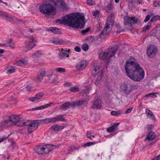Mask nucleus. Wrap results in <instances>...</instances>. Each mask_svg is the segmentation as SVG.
<instances>
[{
    "mask_svg": "<svg viewBox=\"0 0 160 160\" xmlns=\"http://www.w3.org/2000/svg\"><path fill=\"white\" fill-rule=\"evenodd\" d=\"M68 52L67 50H63V49H62V51L59 54V55L60 57L63 58L66 55L68 54Z\"/></svg>",
    "mask_w": 160,
    "mask_h": 160,
    "instance_id": "obj_29",
    "label": "nucleus"
},
{
    "mask_svg": "<svg viewBox=\"0 0 160 160\" xmlns=\"http://www.w3.org/2000/svg\"><path fill=\"white\" fill-rule=\"evenodd\" d=\"M49 79L50 82L54 84H56L58 82V77L55 75H52L49 77Z\"/></svg>",
    "mask_w": 160,
    "mask_h": 160,
    "instance_id": "obj_24",
    "label": "nucleus"
},
{
    "mask_svg": "<svg viewBox=\"0 0 160 160\" xmlns=\"http://www.w3.org/2000/svg\"><path fill=\"white\" fill-rule=\"evenodd\" d=\"M44 95L43 93L42 92H40L37 94L36 95V98H37V100L40 99L41 97H43Z\"/></svg>",
    "mask_w": 160,
    "mask_h": 160,
    "instance_id": "obj_39",
    "label": "nucleus"
},
{
    "mask_svg": "<svg viewBox=\"0 0 160 160\" xmlns=\"http://www.w3.org/2000/svg\"><path fill=\"white\" fill-rule=\"evenodd\" d=\"M53 104V103L52 102H51L50 103H48L45 105H42L41 106H40L39 107H36L35 108H33L32 109V110L33 111L34 110H41L43 108H47L48 107H49L51 105Z\"/></svg>",
    "mask_w": 160,
    "mask_h": 160,
    "instance_id": "obj_23",
    "label": "nucleus"
},
{
    "mask_svg": "<svg viewBox=\"0 0 160 160\" xmlns=\"http://www.w3.org/2000/svg\"><path fill=\"white\" fill-rule=\"evenodd\" d=\"M39 10L43 14L49 15L51 14H53V13L54 14L56 9L52 5L48 3L41 5L39 6Z\"/></svg>",
    "mask_w": 160,
    "mask_h": 160,
    "instance_id": "obj_3",
    "label": "nucleus"
},
{
    "mask_svg": "<svg viewBox=\"0 0 160 160\" xmlns=\"http://www.w3.org/2000/svg\"><path fill=\"white\" fill-rule=\"evenodd\" d=\"M48 30L53 32L55 34H59L60 33L59 29L56 27H50L48 29Z\"/></svg>",
    "mask_w": 160,
    "mask_h": 160,
    "instance_id": "obj_28",
    "label": "nucleus"
},
{
    "mask_svg": "<svg viewBox=\"0 0 160 160\" xmlns=\"http://www.w3.org/2000/svg\"><path fill=\"white\" fill-rule=\"evenodd\" d=\"M51 151V149L48 150V147L47 146H45L44 147L39 146L35 149V152L39 154H47L48 153Z\"/></svg>",
    "mask_w": 160,
    "mask_h": 160,
    "instance_id": "obj_8",
    "label": "nucleus"
},
{
    "mask_svg": "<svg viewBox=\"0 0 160 160\" xmlns=\"http://www.w3.org/2000/svg\"><path fill=\"white\" fill-rule=\"evenodd\" d=\"M120 113L118 111H112L111 112V114L113 116H118L119 114Z\"/></svg>",
    "mask_w": 160,
    "mask_h": 160,
    "instance_id": "obj_47",
    "label": "nucleus"
},
{
    "mask_svg": "<svg viewBox=\"0 0 160 160\" xmlns=\"http://www.w3.org/2000/svg\"><path fill=\"white\" fill-rule=\"evenodd\" d=\"M158 94V92H151V93H150L148 94H146L145 95V97H151L153 98L154 96H155V97H156V96H155V95L156 94Z\"/></svg>",
    "mask_w": 160,
    "mask_h": 160,
    "instance_id": "obj_34",
    "label": "nucleus"
},
{
    "mask_svg": "<svg viewBox=\"0 0 160 160\" xmlns=\"http://www.w3.org/2000/svg\"><path fill=\"white\" fill-rule=\"evenodd\" d=\"M127 1L128 3L133 6L135 2V0H127Z\"/></svg>",
    "mask_w": 160,
    "mask_h": 160,
    "instance_id": "obj_61",
    "label": "nucleus"
},
{
    "mask_svg": "<svg viewBox=\"0 0 160 160\" xmlns=\"http://www.w3.org/2000/svg\"><path fill=\"white\" fill-rule=\"evenodd\" d=\"M94 1L92 0H87V3L90 5H92L93 4Z\"/></svg>",
    "mask_w": 160,
    "mask_h": 160,
    "instance_id": "obj_55",
    "label": "nucleus"
},
{
    "mask_svg": "<svg viewBox=\"0 0 160 160\" xmlns=\"http://www.w3.org/2000/svg\"><path fill=\"white\" fill-rule=\"evenodd\" d=\"M111 28L110 27V28H106V25L104 28L103 31L98 35V38L103 39L104 38L107 36V35L109 34L111 30Z\"/></svg>",
    "mask_w": 160,
    "mask_h": 160,
    "instance_id": "obj_12",
    "label": "nucleus"
},
{
    "mask_svg": "<svg viewBox=\"0 0 160 160\" xmlns=\"http://www.w3.org/2000/svg\"><path fill=\"white\" fill-rule=\"evenodd\" d=\"M99 12L98 11L96 10L93 12L92 13V15L94 16H97L99 14Z\"/></svg>",
    "mask_w": 160,
    "mask_h": 160,
    "instance_id": "obj_52",
    "label": "nucleus"
},
{
    "mask_svg": "<svg viewBox=\"0 0 160 160\" xmlns=\"http://www.w3.org/2000/svg\"><path fill=\"white\" fill-rule=\"evenodd\" d=\"M85 18L84 14L80 12L72 13L63 17L62 20H56L57 22L64 23L68 26L76 29H82L85 24Z\"/></svg>",
    "mask_w": 160,
    "mask_h": 160,
    "instance_id": "obj_1",
    "label": "nucleus"
},
{
    "mask_svg": "<svg viewBox=\"0 0 160 160\" xmlns=\"http://www.w3.org/2000/svg\"><path fill=\"white\" fill-rule=\"evenodd\" d=\"M120 44H119L118 45L114 46L113 47L109 49V53H112L109 56V58L114 56L116 52L118 50V48L120 46Z\"/></svg>",
    "mask_w": 160,
    "mask_h": 160,
    "instance_id": "obj_16",
    "label": "nucleus"
},
{
    "mask_svg": "<svg viewBox=\"0 0 160 160\" xmlns=\"http://www.w3.org/2000/svg\"><path fill=\"white\" fill-rule=\"evenodd\" d=\"M132 24H139L140 23V22L139 20L135 17H132Z\"/></svg>",
    "mask_w": 160,
    "mask_h": 160,
    "instance_id": "obj_37",
    "label": "nucleus"
},
{
    "mask_svg": "<svg viewBox=\"0 0 160 160\" xmlns=\"http://www.w3.org/2000/svg\"><path fill=\"white\" fill-rule=\"evenodd\" d=\"M112 53H109V49L108 50V51L107 52H104L103 53H101L99 55V58L101 59L102 60H104L106 59L108 57V55H109V56Z\"/></svg>",
    "mask_w": 160,
    "mask_h": 160,
    "instance_id": "obj_22",
    "label": "nucleus"
},
{
    "mask_svg": "<svg viewBox=\"0 0 160 160\" xmlns=\"http://www.w3.org/2000/svg\"><path fill=\"white\" fill-rule=\"evenodd\" d=\"M29 122V120H21L19 118L18 120L15 123V125L19 127H22L23 125L27 126Z\"/></svg>",
    "mask_w": 160,
    "mask_h": 160,
    "instance_id": "obj_15",
    "label": "nucleus"
},
{
    "mask_svg": "<svg viewBox=\"0 0 160 160\" xmlns=\"http://www.w3.org/2000/svg\"><path fill=\"white\" fill-rule=\"evenodd\" d=\"M90 28L88 27L86 29L82 31L81 32L82 34L83 35H85L87 32H89L90 31Z\"/></svg>",
    "mask_w": 160,
    "mask_h": 160,
    "instance_id": "obj_46",
    "label": "nucleus"
},
{
    "mask_svg": "<svg viewBox=\"0 0 160 160\" xmlns=\"http://www.w3.org/2000/svg\"><path fill=\"white\" fill-rule=\"evenodd\" d=\"M109 17L110 18L108 20L105 24L106 28H110V27L111 28L114 22V16L113 14H111Z\"/></svg>",
    "mask_w": 160,
    "mask_h": 160,
    "instance_id": "obj_14",
    "label": "nucleus"
},
{
    "mask_svg": "<svg viewBox=\"0 0 160 160\" xmlns=\"http://www.w3.org/2000/svg\"><path fill=\"white\" fill-rule=\"evenodd\" d=\"M82 49L84 51H87L88 49V46L86 43H84L82 45Z\"/></svg>",
    "mask_w": 160,
    "mask_h": 160,
    "instance_id": "obj_44",
    "label": "nucleus"
},
{
    "mask_svg": "<svg viewBox=\"0 0 160 160\" xmlns=\"http://www.w3.org/2000/svg\"><path fill=\"white\" fill-rule=\"evenodd\" d=\"M40 55L41 54L39 52V51H37L34 54H33V56L34 57L36 56V57H39L40 56Z\"/></svg>",
    "mask_w": 160,
    "mask_h": 160,
    "instance_id": "obj_58",
    "label": "nucleus"
},
{
    "mask_svg": "<svg viewBox=\"0 0 160 160\" xmlns=\"http://www.w3.org/2000/svg\"><path fill=\"white\" fill-rule=\"evenodd\" d=\"M64 115H57L54 118H46L40 121L41 124H48L51 123H55L58 121H65V119L63 117Z\"/></svg>",
    "mask_w": 160,
    "mask_h": 160,
    "instance_id": "obj_4",
    "label": "nucleus"
},
{
    "mask_svg": "<svg viewBox=\"0 0 160 160\" xmlns=\"http://www.w3.org/2000/svg\"><path fill=\"white\" fill-rule=\"evenodd\" d=\"M8 72L10 73H12L15 72V69L12 67L11 68L8 69Z\"/></svg>",
    "mask_w": 160,
    "mask_h": 160,
    "instance_id": "obj_54",
    "label": "nucleus"
},
{
    "mask_svg": "<svg viewBox=\"0 0 160 160\" xmlns=\"http://www.w3.org/2000/svg\"><path fill=\"white\" fill-rule=\"evenodd\" d=\"M128 84L125 83V82H124L122 86V89L123 90H124L126 93L127 94H129L130 93V91H129V89L128 88Z\"/></svg>",
    "mask_w": 160,
    "mask_h": 160,
    "instance_id": "obj_26",
    "label": "nucleus"
},
{
    "mask_svg": "<svg viewBox=\"0 0 160 160\" xmlns=\"http://www.w3.org/2000/svg\"><path fill=\"white\" fill-rule=\"evenodd\" d=\"M155 136L156 135L155 133L152 132H150L147 135V138L145 140V141H146L147 140H148L150 141H152L155 139Z\"/></svg>",
    "mask_w": 160,
    "mask_h": 160,
    "instance_id": "obj_20",
    "label": "nucleus"
},
{
    "mask_svg": "<svg viewBox=\"0 0 160 160\" xmlns=\"http://www.w3.org/2000/svg\"><path fill=\"white\" fill-rule=\"evenodd\" d=\"M86 136L88 138L90 139H92V138H95V136L92 135L91 132L89 131L87 132Z\"/></svg>",
    "mask_w": 160,
    "mask_h": 160,
    "instance_id": "obj_40",
    "label": "nucleus"
},
{
    "mask_svg": "<svg viewBox=\"0 0 160 160\" xmlns=\"http://www.w3.org/2000/svg\"><path fill=\"white\" fill-rule=\"evenodd\" d=\"M29 100L31 102H35L37 101L36 98V96L33 97H31L29 98Z\"/></svg>",
    "mask_w": 160,
    "mask_h": 160,
    "instance_id": "obj_56",
    "label": "nucleus"
},
{
    "mask_svg": "<svg viewBox=\"0 0 160 160\" xmlns=\"http://www.w3.org/2000/svg\"><path fill=\"white\" fill-rule=\"evenodd\" d=\"M65 41L62 39H59L58 38V45H60L63 44Z\"/></svg>",
    "mask_w": 160,
    "mask_h": 160,
    "instance_id": "obj_51",
    "label": "nucleus"
},
{
    "mask_svg": "<svg viewBox=\"0 0 160 160\" xmlns=\"http://www.w3.org/2000/svg\"><path fill=\"white\" fill-rule=\"evenodd\" d=\"M84 102V100L74 101L71 103L69 102H67L60 106L59 108L60 109L65 110L68 109L70 106L72 107L76 106H81L83 104Z\"/></svg>",
    "mask_w": 160,
    "mask_h": 160,
    "instance_id": "obj_5",
    "label": "nucleus"
},
{
    "mask_svg": "<svg viewBox=\"0 0 160 160\" xmlns=\"http://www.w3.org/2000/svg\"><path fill=\"white\" fill-rule=\"evenodd\" d=\"M91 89V87H86L83 90V92L84 93H85L86 94L88 93L90 91V90Z\"/></svg>",
    "mask_w": 160,
    "mask_h": 160,
    "instance_id": "obj_45",
    "label": "nucleus"
},
{
    "mask_svg": "<svg viewBox=\"0 0 160 160\" xmlns=\"http://www.w3.org/2000/svg\"><path fill=\"white\" fill-rule=\"evenodd\" d=\"M40 123L38 120H33L31 123L29 121V122L28 123V125L27 126H28V133H31L36 130L39 126Z\"/></svg>",
    "mask_w": 160,
    "mask_h": 160,
    "instance_id": "obj_6",
    "label": "nucleus"
},
{
    "mask_svg": "<svg viewBox=\"0 0 160 160\" xmlns=\"http://www.w3.org/2000/svg\"><path fill=\"white\" fill-rule=\"evenodd\" d=\"M3 19H5L8 22H12V19L11 17L8 16L7 14L5 13L4 16H3Z\"/></svg>",
    "mask_w": 160,
    "mask_h": 160,
    "instance_id": "obj_30",
    "label": "nucleus"
},
{
    "mask_svg": "<svg viewBox=\"0 0 160 160\" xmlns=\"http://www.w3.org/2000/svg\"><path fill=\"white\" fill-rule=\"evenodd\" d=\"M54 2V4L56 7L64 10L68 9V5L66 3L64 0H56Z\"/></svg>",
    "mask_w": 160,
    "mask_h": 160,
    "instance_id": "obj_9",
    "label": "nucleus"
},
{
    "mask_svg": "<svg viewBox=\"0 0 160 160\" xmlns=\"http://www.w3.org/2000/svg\"><path fill=\"white\" fill-rule=\"evenodd\" d=\"M7 122L8 120H6L0 122V127L2 128L4 126H8Z\"/></svg>",
    "mask_w": 160,
    "mask_h": 160,
    "instance_id": "obj_35",
    "label": "nucleus"
},
{
    "mask_svg": "<svg viewBox=\"0 0 160 160\" xmlns=\"http://www.w3.org/2000/svg\"><path fill=\"white\" fill-rule=\"evenodd\" d=\"M37 42L35 38H29L28 40H26L25 43L26 46L25 50L26 51L31 50L35 45Z\"/></svg>",
    "mask_w": 160,
    "mask_h": 160,
    "instance_id": "obj_7",
    "label": "nucleus"
},
{
    "mask_svg": "<svg viewBox=\"0 0 160 160\" xmlns=\"http://www.w3.org/2000/svg\"><path fill=\"white\" fill-rule=\"evenodd\" d=\"M74 50L77 52H80L81 51V48L78 46L75 47Z\"/></svg>",
    "mask_w": 160,
    "mask_h": 160,
    "instance_id": "obj_62",
    "label": "nucleus"
},
{
    "mask_svg": "<svg viewBox=\"0 0 160 160\" xmlns=\"http://www.w3.org/2000/svg\"><path fill=\"white\" fill-rule=\"evenodd\" d=\"M132 17H130L128 16H125L124 18V25L126 26L127 25H129L131 27L132 24Z\"/></svg>",
    "mask_w": 160,
    "mask_h": 160,
    "instance_id": "obj_17",
    "label": "nucleus"
},
{
    "mask_svg": "<svg viewBox=\"0 0 160 160\" xmlns=\"http://www.w3.org/2000/svg\"><path fill=\"white\" fill-rule=\"evenodd\" d=\"M151 25H148L144 27L143 28L142 31L146 32L147 30H149L151 28Z\"/></svg>",
    "mask_w": 160,
    "mask_h": 160,
    "instance_id": "obj_41",
    "label": "nucleus"
},
{
    "mask_svg": "<svg viewBox=\"0 0 160 160\" xmlns=\"http://www.w3.org/2000/svg\"><path fill=\"white\" fill-rule=\"evenodd\" d=\"M93 108H94L98 109L101 107V101L100 99L95 98L93 101Z\"/></svg>",
    "mask_w": 160,
    "mask_h": 160,
    "instance_id": "obj_19",
    "label": "nucleus"
},
{
    "mask_svg": "<svg viewBox=\"0 0 160 160\" xmlns=\"http://www.w3.org/2000/svg\"><path fill=\"white\" fill-rule=\"evenodd\" d=\"M70 90L72 92H77L79 91V88L77 87H72L70 89Z\"/></svg>",
    "mask_w": 160,
    "mask_h": 160,
    "instance_id": "obj_43",
    "label": "nucleus"
},
{
    "mask_svg": "<svg viewBox=\"0 0 160 160\" xmlns=\"http://www.w3.org/2000/svg\"><path fill=\"white\" fill-rule=\"evenodd\" d=\"M22 64V66H23L24 65H26L27 64V61L26 60L22 59L20 60Z\"/></svg>",
    "mask_w": 160,
    "mask_h": 160,
    "instance_id": "obj_48",
    "label": "nucleus"
},
{
    "mask_svg": "<svg viewBox=\"0 0 160 160\" xmlns=\"http://www.w3.org/2000/svg\"><path fill=\"white\" fill-rule=\"evenodd\" d=\"M56 70L58 72H64L66 71V69L64 68H56Z\"/></svg>",
    "mask_w": 160,
    "mask_h": 160,
    "instance_id": "obj_42",
    "label": "nucleus"
},
{
    "mask_svg": "<svg viewBox=\"0 0 160 160\" xmlns=\"http://www.w3.org/2000/svg\"><path fill=\"white\" fill-rule=\"evenodd\" d=\"M19 117L18 116L12 115L9 118V120H8V126H10L12 125H15V122L18 120Z\"/></svg>",
    "mask_w": 160,
    "mask_h": 160,
    "instance_id": "obj_10",
    "label": "nucleus"
},
{
    "mask_svg": "<svg viewBox=\"0 0 160 160\" xmlns=\"http://www.w3.org/2000/svg\"><path fill=\"white\" fill-rule=\"evenodd\" d=\"M59 146V145H52V144H49L47 146L48 147V150L51 149V150L52 149L58 148Z\"/></svg>",
    "mask_w": 160,
    "mask_h": 160,
    "instance_id": "obj_32",
    "label": "nucleus"
},
{
    "mask_svg": "<svg viewBox=\"0 0 160 160\" xmlns=\"http://www.w3.org/2000/svg\"><path fill=\"white\" fill-rule=\"evenodd\" d=\"M51 42L54 44L58 45V38H56L54 40H52Z\"/></svg>",
    "mask_w": 160,
    "mask_h": 160,
    "instance_id": "obj_57",
    "label": "nucleus"
},
{
    "mask_svg": "<svg viewBox=\"0 0 160 160\" xmlns=\"http://www.w3.org/2000/svg\"><path fill=\"white\" fill-rule=\"evenodd\" d=\"M87 62L85 61H81L79 62L76 65V67L78 69L81 70L86 68L87 66Z\"/></svg>",
    "mask_w": 160,
    "mask_h": 160,
    "instance_id": "obj_18",
    "label": "nucleus"
},
{
    "mask_svg": "<svg viewBox=\"0 0 160 160\" xmlns=\"http://www.w3.org/2000/svg\"><path fill=\"white\" fill-rule=\"evenodd\" d=\"M146 113L147 116L149 118H150L153 120H155V117L154 114L149 109H146Z\"/></svg>",
    "mask_w": 160,
    "mask_h": 160,
    "instance_id": "obj_21",
    "label": "nucleus"
},
{
    "mask_svg": "<svg viewBox=\"0 0 160 160\" xmlns=\"http://www.w3.org/2000/svg\"><path fill=\"white\" fill-rule=\"evenodd\" d=\"M125 67L127 75L132 80L139 82L144 78V72L138 63L128 61Z\"/></svg>",
    "mask_w": 160,
    "mask_h": 160,
    "instance_id": "obj_2",
    "label": "nucleus"
},
{
    "mask_svg": "<svg viewBox=\"0 0 160 160\" xmlns=\"http://www.w3.org/2000/svg\"><path fill=\"white\" fill-rule=\"evenodd\" d=\"M45 74V71L44 70H41L40 72L34 78V80L37 83H40L43 80Z\"/></svg>",
    "mask_w": 160,
    "mask_h": 160,
    "instance_id": "obj_11",
    "label": "nucleus"
},
{
    "mask_svg": "<svg viewBox=\"0 0 160 160\" xmlns=\"http://www.w3.org/2000/svg\"><path fill=\"white\" fill-rule=\"evenodd\" d=\"M159 18V17L157 16H155L152 17L151 19L148 23L151 24L154 21H155Z\"/></svg>",
    "mask_w": 160,
    "mask_h": 160,
    "instance_id": "obj_38",
    "label": "nucleus"
},
{
    "mask_svg": "<svg viewBox=\"0 0 160 160\" xmlns=\"http://www.w3.org/2000/svg\"><path fill=\"white\" fill-rule=\"evenodd\" d=\"M154 6L156 7L158 6H160V2L158 1H156L153 2Z\"/></svg>",
    "mask_w": 160,
    "mask_h": 160,
    "instance_id": "obj_53",
    "label": "nucleus"
},
{
    "mask_svg": "<svg viewBox=\"0 0 160 160\" xmlns=\"http://www.w3.org/2000/svg\"><path fill=\"white\" fill-rule=\"evenodd\" d=\"M8 43L9 44V46L12 48H14V43L12 42V39L10 38L8 39Z\"/></svg>",
    "mask_w": 160,
    "mask_h": 160,
    "instance_id": "obj_33",
    "label": "nucleus"
},
{
    "mask_svg": "<svg viewBox=\"0 0 160 160\" xmlns=\"http://www.w3.org/2000/svg\"><path fill=\"white\" fill-rule=\"evenodd\" d=\"M150 18V16L149 15H147L145 18V19H144V22H147Z\"/></svg>",
    "mask_w": 160,
    "mask_h": 160,
    "instance_id": "obj_60",
    "label": "nucleus"
},
{
    "mask_svg": "<svg viewBox=\"0 0 160 160\" xmlns=\"http://www.w3.org/2000/svg\"><path fill=\"white\" fill-rule=\"evenodd\" d=\"M119 124V123H117L107 129L108 132H114L117 128V127Z\"/></svg>",
    "mask_w": 160,
    "mask_h": 160,
    "instance_id": "obj_27",
    "label": "nucleus"
},
{
    "mask_svg": "<svg viewBox=\"0 0 160 160\" xmlns=\"http://www.w3.org/2000/svg\"><path fill=\"white\" fill-rule=\"evenodd\" d=\"M128 85L129 86V91H130V92L132 91L133 90H136L138 88V86L135 85H132L129 83H128Z\"/></svg>",
    "mask_w": 160,
    "mask_h": 160,
    "instance_id": "obj_31",
    "label": "nucleus"
},
{
    "mask_svg": "<svg viewBox=\"0 0 160 160\" xmlns=\"http://www.w3.org/2000/svg\"><path fill=\"white\" fill-rule=\"evenodd\" d=\"M107 7L108 10H111L114 7L112 3H110L107 6Z\"/></svg>",
    "mask_w": 160,
    "mask_h": 160,
    "instance_id": "obj_50",
    "label": "nucleus"
},
{
    "mask_svg": "<svg viewBox=\"0 0 160 160\" xmlns=\"http://www.w3.org/2000/svg\"><path fill=\"white\" fill-rule=\"evenodd\" d=\"M133 109V108H130L128 109H127L125 112V114H127L128 113H130L131 111Z\"/></svg>",
    "mask_w": 160,
    "mask_h": 160,
    "instance_id": "obj_59",
    "label": "nucleus"
},
{
    "mask_svg": "<svg viewBox=\"0 0 160 160\" xmlns=\"http://www.w3.org/2000/svg\"><path fill=\"white\" fill-rule=\"evenodd\" d=\"M58 125L56 124L55 125L52 126L51 128L50 129L52 130L55 132H58Z\"/></svg>",
    "mask_w": 160,
    "mask_h": 160,
    "instance_id": "obj_36",
    "label": "nucleus"
},
{
    "mask_svg": "<svg viewBox=\"0 0 160 160\" xmlns=\"http://www.w3.org/2000/svg\"><path fill=\"white\" fill-rule=\"evenodd\" d=\"M103 75V72L101 70L100 72L99 73L98 75L97 78L95 82L96 85H98L100 83V81L102 79Z\"/></svg>",
    "mask_w": 160,
    "mask_h": 160,
    "instance_id": "obj_25",
    "label": "nucleus"
},
{
    "mask_svg": "<svg viewBox=\"0 0 160 160\" xmlns=\"http://www.w3.org/2000/svg\"><path fill=\"white\" fill-rule=\"evenodd\" d=\"M5 12L3 11L0 10V17H1L2 18H3V16L5 14Z\"/></svg>",
    "mask_w": 160,
    "mask_h": 160,
    "instance_id": "obj_63",
    "label": "nucleus"
},
{
    "mask_svg": "<svg viewBox=\"0 0 160 160\" xmlns=\"http://www.w3.org/2000/svg\"><path fill=\"white\" fill-rule=\"evenodd\" d=\"M31 88H32L31 87L28 86L26 88V91L28 92H29L31 91Z\"/></svg>",
    "mask_w": 160,
    "mask_h": 160,
    "instance_id": "obj_64",
    "label": "nucleus"
},
{
    "mask_svg": "<svg viewBox=\"0 0 160 160\" xmlns=\"http://www.w3.org/2000/svg\"><path fill=\"white\" fill-rule=\"evenodd\" d=\"M157 51V48L154 46L151 45L147 49V53L148 56H150L154 55Z\"/></svg>",
    "mask_w": 160,
    "mask_h": 160,
    "instance_id": "obj_13",
    "label": "nucleus"
},
{
    "mask_svg": "<svg viewBox=\"0 0 160 160\" xmlns=\"http://www.w3.org/2000/svg\"><path fill=\"white\" fill-rule=\"evenodd\" d=\"M95 143H94V142H89L87 143L86 144H84L83 145V146L84 147L89 146L92 145H93Z\"/></svg>",
    "mask_w": 160,
    "mask_h": 160,
    "instance_id": "obj_49",
    "label": "nucleus"
}]
</instances>
